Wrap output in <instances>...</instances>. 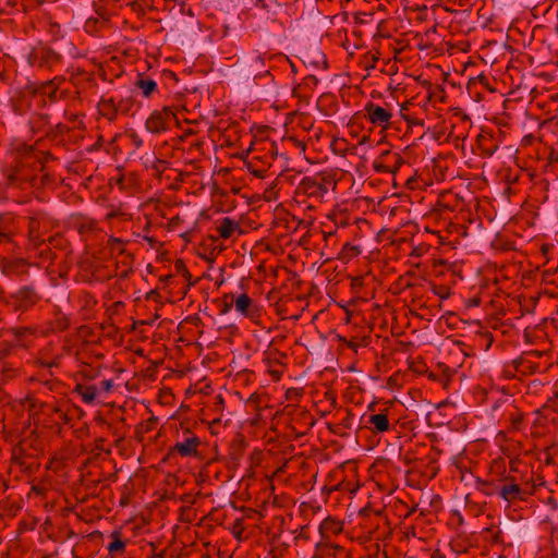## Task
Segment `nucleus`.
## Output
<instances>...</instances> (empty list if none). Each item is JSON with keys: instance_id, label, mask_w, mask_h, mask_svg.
<instances>
[{"instance_id": "nucleus-1", "label": "nucleus", "mask_w": 558, "mask_h": 558, "mask_svg": "<svg viewBox=\"0 0 558 558\" xmlns=\"http://www.w3.org/2000/svg\"><path fill=\"white\" fill-rule=\"evenodd\" d=\"M41 170V159L37 158L31 147L29 151L19 159L17 163L8 175L9 184L21 189H26L27 186H39L44 183V179L46 177L38 175V172Z\"/></svg>"}, {"instance_id": "nucleus-2", "label": "nucleus", "mask_w": 558, "mask_h": 558, "mask_svg": "<svg viewBox=\"0 0 558 558\" xmlns=\"http://www.w3.org/2000/svg\"><path fill=\"white\" fill-rule=\"evenodd\" d=\"M337 182L326 175L305 177L295 189L296 197H305L313 203H324L329 195L330 190H335Z\"/></svg>"}, {"instance_id": "nucleus-3", "label": "nucleus", "mask_w": 558, "mask_h": 558, "mask_svg": "<svg viewBox=\"0 0 558 558\" xmlns=\"http://www.w3.org/2000/svg\"><path fill=\"white\" fill-rule=\"evenodd\" d=\"M56 227V221L44 211H36L28 217V240L32 245L40 244Z\"/></svg>"}, {"instance_id": "nucleus-4", "label": "nucleus", "mask_w": 558, "mask_h": 558, "mask_svg": "<svg viewBox=\"0 0 558 558\" xmlns=\"http://www.w3.org/2000/svg\"><path fill=\"white\" fill-rule=\"evenodd\" d=\"M41 300V295L34 286H24L12 293L5 303L14 311L25 313Z\"/></svg>"}, {"instance_id": "nucleus-5", "label": "nucleus", "mask_w": 558, "mask_h": 558, "mask_svg": "<svg viewBox=\"0 0 558 558\" xmlns=\"http://www.w3.org/2000/svg\"><path fill=\"white\" fill-rule=\"evenodd\" d=\"M62 57L60 53L46 46H38L32 49L28 54V63L33 68L51 70L60 64Z\"/></svg>"}, {"instance_id": "nucleus-6", "label": "nucleus", "mask_w": 558, "mask_h": 558, "mask_svg": "<svg viewBox=\"0 0 558 558\" xmlns=\"http://www.w3.org/2000/svg\"><path fill=\"white\" fill-rule=\"evenodd\" d=\"M201 438L191 429L185 428L182 435L170 449L171 453H177L182 458H197L199 456Z\"/></svg>"}, {"instance_id": "nucleus-7", "label": "nucleus", "mask_w": 558, "mask_h": 558, "mask_svg": "<svg viewBox=\"0 0 558 558\" xmlns=\"http://www.w3.org/2000/svg\"><path fill=\"white\" fill-rule=\"evenodd\" d=\"M177 116L172 107L165 106L159 110H154L145 122V128L149 133L158 134L168 130L169 123L175 121Z\"/></svg>"}, {"instance_id": "nucleus-8", "label": "nucleus", "mask_w": 558, "mask_h": 558, "mask_svg": "<svg viewBox=\"0 0 558 558\" xmlns=\"http://www.w3.org/2000/svg\"><path fill=\"white\" fill-rule=\"evenodd\" d=\"M362 114L371 124L381 128L383 130L388 128L392 118V111L389 105L383 107L372 101L365 104Z\"/></svg>"}, {"instance_id": "nucleus-9", "label": "nucleus", "mask_w": 558, "mask_h": 558, "mask_svg": "<svg viewBox=\"0 0 558 558\" xmlns=\"http://www.w3.org/2000/svg\"><path fill=\"white\" fill-rule=\"evenodd\" d=\"M260 149L252 148L250 153L252 154L253 161H259L262 166L266 168H270L272 161L276 159L278 155V147L275 142H263Z\"/></svg>"}, {"instance_id": "nucleus-10", "label": "nucleus", "mask_w": 558, "mask_h": 558, "mask_svg": "<svg viewBox=\"0 0 558 558\" xmlns=\"http://www.w3.org/2000/svg\"><path fill=\"white\" fill-rule=\"evenodd\" d=\"M365 427L371 430L372 434L378 435L395 429V424L390 422L387 411L371 414L365 421Z\"/></svg>"}, {"instance_id": "nucleus-11", "label": "nucleus", "mask_w": 558, "mask_h": 558, "mask_svg": "<svg viewBox=\"0 0 558 558\" xmlns=\"http://www.w3.org/2000/svg\"><path fill=\"white\" fill-rule=\"evenodd\" d=\"M19 229V221L14 214L3 213L0 215V243L11 242Z\"/></svg>"}, {"instance_id": "nucleus-12", "label": "nucleus", "mask_w": 558, "mask_h": 558, "mask_svg": "<svg viewBox=\"0 0 558 558\" xmlns=\"http://www.w3.org/2000/svg\"><path fill=\"white\" fill-rule=\"evenodd\" d=\"M133 254L126 252L125 248H119V253L116 255L114 276L121 279L128 278L133 272Z\"/></svg>"}, {"instance_id": "nucleus-13", "label": "nucleus", "mask_w": 558, "mask_h": 558, "mask_svg": "<svg viewBox=\"0 0 558 558\" xmlns=\"http://www.w3.org/2000/svg\"><path fill=\"white\" fill-rule=\"evenodd\" d=\"M234 307L236 312L242 314L243 316L254 319L259 317L260 315V308L253 302V300L246 294L243 293L235 298L234 300Z\"/></svg>"}, {"instance_id": "nucleus-14", "label": "nucleus", "mask_w": 558, "mask_h": 558, "mask_svg": "<svg viewBox=\"0 0 558 558\" xmlns=\"http://www.w3.org/2000/svg\"><path fill=\"white\" fill-rule=\"evenodd\" d=\"M0 269L8 277L22 276L27 274L28 264L23 258H3L0 263Z\"/></svg>"}, {"instance_id": "nucleus-15", "label": "nucleus", "mask_w": 558, "mask_h": 558, "mask_svg": "<svg viewBox=\"0 0 558 558\" xmlns=\"http://www.w3.org/2000/svg\"><path fill=\"white\" fill-rule=\"evenodd\" d=\"M514 371L521 375L527 376L538 373L541 365L536 361H532L524 352L521 356L512 361Z\"/></svg>"}, {"instance_id": "nucleus-16", "label": "nucleus", "mask_w": 558, "mask_h": 558, "mask_svg": "<svg viewBox=\"0 0 558 558\" xmlns=\"http://www.w3.org/2000/svg\"><path fill=\"white\" fill-rule=\"evenodd\" d=\"M77 302L80 306L78 312L82 316V319H92L94 316L95 306L97 305L96 298L89 292H82L77 298Z\"/></svg>"}, {"instance_id": "nucleus-17", "label": "nucleus", "mask_w": 558, "mask_h": 558, "mask_svg": "<svg viewBox=\"0 0 558 558\" xmlns=\"http://www.w3.org/2000/svg\"><path fill=\"white\" fill-rule=\"evenodd\" d=\"M97 109L99 114L110 122L114 121L118 117L117 102L112 97H101L97 105Z\"/></svg>"}, {"instance_id": "nucleus-18", "label": "nucleus", "mask_w": 558, "mask_h": 558, "mask_svg": "<svg viewBox=\"0 0 558 558\" xmlns=\"http://www.w3.org/2000/svg\"><path fill=\"white\" fill-rule=\"evenodd\" d=\"M99 389L96 385L76 384L73 393H77L86 404L95 402Z\"/></svg>"}, {"instance_id": "nucleus-19", "label": "nucleus", "mask_w": 558, "mask_h": 558, "mask_svg": "<svg viewBox=\"0 0 558 558\" xmlns=\"http://www.w3.org/2000/svg\"><path fill=\"white\" fill-rule=\"evenodd\" d=\"M240 229L239 222L231 219L230 217H225L221 220L217 221L216 231L217 233L223 238L229 239L233 235V233Z\"/></svg>"}, {"instance_id": "nucleus-20", "label": "nucleus", "mask_w": 558, "mask_h": 558, "mask_svg": "<svg viewBox=\"0 0 558 558\" xmlns=\"http://www.w3.org/2000/svg\"><path fill=\"white\" fill-rule=\"evenodd\" d=\"M521 487L515 483L504 484L500 486L498 492L499 496L508 502H512L517 499L524 500V498L521 496Z\"/></svg>"}, {"instance_id": "nucleus-21", "label": "nucleus", "mask_w": 558, "mask_h": 558, "mask_svg": "<svg viewBox=\"0 0 558 558\" xmlns=\"http://www.w3.org/2000/svg\"><path fill=\"white\" fill-rule=\"evenodd\" d=\"M49 330L52 332H63L70 327L69 317L61 311L53 314V318L48 323Z\"/></svg>"}, {"instance_id": "nucleus-22", "label": "nucleus", "mask_w": 558, "mask_h": 558, "mask_svg": "<svg viewBox=\"0 0 558 558\" xmlns=\"http://www.w3.org/2000/svg\"><path fill=\"white\" fill-rule=\"evenodd\" d=\"M341 551H343V547L337 544H330L326 541L316 544V553L325 558H336Z\"/></svg>"}, {"instance_id": "nucleus-23", "label": "nucleus", "mask_w": 558, "mask_h": 558, "mask_svg": "<svg viewBox=\"0 0 558 558\" xmlns=\"http://www.w3.org/2000/svg\"><path fill=\"white\" fill-rule=\"evenodd\" d=\"M383 158H387V159H391L393 160V165H392V168L388 165H375V169L379 172H395L397 171L403 163V159L401 158V156L397 153H390V151H385L383 155H381Z\"/></svg>"}, {"instance_id": "nucleus-24", "label": "nucleus", "mask_w": 558, "mask_h": 558, "mask_svg": "<svg viewBox=\"0 0 558 558\" xmlns=\"http://www.w3.org/2000/svg\"><path fill=\"white\" fill-rule=\"evenodd\" d=\"M111 542L108 544V551L110 555H123L125 551L126 542L121 538V533L114 531L110 535Z\"/></svg>"}, {"instance_id": "nucleus-25", "label": "nucleus", "mask_w": 558, "mask_h": 558, "mask_svg": "<svg viewBox=\"0 0 558 558\" xmlns=\"http://www.w3.org/2000/svg\"><path fill=\"white\" fill-rule=\"evenodd\" d=\"M135 86L142 90L144 97L148 98L157 89V83L143 74H140Z\"/></svg>"}, {"instance_id": "nucleus-26", "label": "nucleus", "mask_w": 558, "mask_h": 558, "mask_svg": "<svg viewBox=\"0 0 558 558\" xmlns=\"http://www.w3.org/2000/svg\"><path fill=\"white\" fill-rule=\"evenodd\" d=\"M478 143L482 154L486 157H490L498 148V145L489 136H480Z\"/></svg>"}, {"instance_id": "nucleus-27", "label": "nucleus", "mask_w": 558, "mask_h": 558, "mask_svg": "<svg viewBox=\"0 0 558 558\" xmlns=\"http://www.w3.org/2000/svg\"><path fill=\"white\" fill-rule=\"evenodd\" d=\"M35 250L38 252V256L41 258L43 262H52L56 259L57 255L52 251L51 246L47 245L46 240L43 241V245L37 244L33 245Z\"/></svg>"}, {"instance_id": "nucleus-28", "label": "nucleus", "mask_w": 558, "mask_h": 558, "mask_svg": "<svg viewBox=\"0 0 558 558\" xmlns=\"http://www.w3.org/2000/svg\"><path fill=\"white\" fill-rule=\"evenodd\" d=\"M48 117L43 113L33 114L29 120L31 129L33 132L43 131L48 125Z\"/></svg>"}, {"instance_id": "nucleus-29", "label": "nucleus", "mask_w": 558, "mask_h": 558, "mask_svg": "<svg viewBox=\"0 0 558 558\" xmlns=\"http://www.w3.org/2000/svg\"><path fill=\"white\" fill-rule=\"evenodd\" d=\"M270 56L266 54H254L250 59V68L256 72L255 76L260 75V69L265 66L266 60H268Z\"/></svg>"}, {"instance_id": "nucleus-30", "label": "nucleus", "mask_w": 558, "mask_h": 558, "mask_svg": "<svg viewBox=\"0 0 558 558\" xmlns=\"http://www.w3.org/2000/svg\"><path fill=\"white\" fill-rule=\"evenodd\" d=\"M230 531L232 533V535L239 541V542H242L244 541L246 537L244 536V532H245V525H244V519L240 518V519H236L231 527H230Z\"/></svg>"}, {"instance_id": "nucleus-31", "label": "nucleus", "mask_w": 558, "mask_h": 558, "mask_svg": "<svg viewBox=\"0 0 558 558\" xmlns=\"http://www.w3.org/2000/svg\"><path fill=\"white\" fill-rule=\"evenodd\" d=\"M71 131V126L64 123H58L53 128H50L46 135L51 140H57L60 136H63L65 133Z\"/></svg>"}, {"instance_id": "nucleus-32", "label": "nucleus", "mask_w": 558, "mask_h": 558, "mask_svg": "<svg viewBox=\"0 0 558 558\" xmlns=\"http://www.w3.org/2000/svg\"><path fill=\"white\" fill-rule=\"evenodd\" d=\"M29 108V100L26 95L20 96L13 100V109L17 114H24Z\"/></svg>"}, {"instance_id": "nucleus-33", "label": "nucleus", "mask_w": 558, "mask_h": 558, "mask_svg": "<svg viewBox=\"0 0 558 558\" xmlns=\"http://www.w3.org/2000/svg\"><path fill=\"white\" fill-rule=\"evenodd\" d=\"M134 106V98L132 96L120 99L117 102L118 113L129 114Z\"/></svg>"}, {"instance_id": "nucleus-34", "label": "nucleus", "mask_w": 558, "mask_h": 558, "mask_svg": "<svg viewBox=\"0 0 558 558\" xmlns=\"http://www.w3.org/2000/svg\"><path fill=\"white\" fill-rule=\"evenodd\" d=\"M360 253H361V250L359 248V246L347 242L342 247L341 257L343 259H351V258L360 255Z\"/></svg>"}, {"instance_id": "nucleus-35", "label": "nucleus", "mask_w": 558, "mask_h": 558, "mask_svg": "<svg viewBox=\"0 0 558 558\" xmlns=\"http://www.w3.org/2000/svg\"><path fill=\"white\" fill-rule=\"evenodd\" d=\"M39 90L44 94V95H47L51 100L56 99L57 97V90H58V87L54 83V80H51V81H47L45 82L41 87L39 88Z\"/></svg>"}, {"instance_id": "nucleus-36", "label": "nucleus", "mask_w": 558, "mask_h": 558, "mask_svg": "<svg viewBox=\"0 0 558 558\" xmlns=\"http://www.w3.org/2000/svg\"><path fill=\"white\" fill-rule=\"evenodd\" d=\"M247 169L251 173H253L257 178H264L268 170V168H266L264 166L257 167L255 165V161H253V160H250L247 162Z\"/></svg>"}, {"instance_id": "nucleus-37", "label": "nucleus", "mask_w": 558, "mask_h": 558, "mask_svg": "<svg viewBox=\"0 0 558 558\" xmlns=\"http://www.w3.org/2000/svg\"><path fill=\"white\" fill-rule=\"evenodd\" d=\"M432 291L441 300H446L450 296V289L444 284H434Z\"/></svg>"}, {"instance_id": "nucleus-38", "label": "nucleus", "mask_w": 558, "mask_h": 558, "mask_svg": "<svg viewBox=\"0 0 558 558\" xmlns=\"http://www.w3.org/2000/svg\"><path fill=\"white\" fill-rule=\"evenodd\" d=\"M367 344V338H353L348 342L347 345L356 352L359 348L366 347Z\"/></svg>"}, {"instance_id": "nucleus-39", "label": "nucleus", "mask_w": 558, "mask_h": 558, "mask_svg": "<svg viewBox=\"0 0 558 558\" xmlns=\"http://www.w3.org/2000/svg\"><path fill=\"white\" fill-rule=\"evenodd\" d=\"M65 119L72 123L73 125L71 126V130L72 129H80L82 125H83V121L80 119L78 114L77 113H73V112H65L64 114Z\"/></svg>"}, {"instance_id": "nucleus-40", "label": "nucleus", "mask_w": 558, "mask_h": 558, "mask_svg": "<svg viewBox=\"0 0 558 558\" xmlns=\"http://www.w3.org/2000/svg\"><path fill=\"white\" fill-rule=\"evenodd\" d=\"M108 244L110 246V250L112 253H119V248H124L123 245L125 244V241H123L122 239L120 238H113L111 236L109 240H108Z\"/></svg>"}, {"instance_id": "nucleus-41", "label": "nucleus", "mask_w": 558, "mask_h": 558, "mask_svg": "<svg viewBox=\"0 0 558 558\" xmlns=\"http://www.w3.org/2000/svg\"><path fill=\"white\" fill-rule=\"evenodd\" d=\"M63 242V238L60 234L47 235L46 243L51 246V248H57L61 246Z\"/></svg>"}, {"instance_id": "nucleus-42", "label": "nucleus", "mask_w": 558, "mask_h": 558, "mask_svg": "<svg viewBox=\"0 0 558 558\" xmlns=\"http://www.w3.org/2000/svg\"><path fill=\"white\" fill-rule=\"evenodd\" d=\"M19 2H21L24 10L27 7L38 5L41 3L40 0H8V4L11 7H16Z\"/></svg>"}, {"instance_id": "nucleus-43", "label": "nucleus", "mask_w": 558, "mask_h": 558, "mask_svg": "<svg viewBox=\"0 0 558 558\" xmlns=\"http://www.w3.org/2000/svg\"><path fill=\"white\" fill-rule=\"evenodd\" d=\"M14 350V347L9 342H2L0 344V359L3 361L5 357H8L12 351Z\"/></svg>"}, {"instance_id": "nucleus-44", "label": "nucleus", "mask_w": 558, "mask_h": 558, "mask_svg": "<svg viewBox=\"0 0 558 558\" xmlns=\"http://www.w3.org/2000/svg\"><path fill=\"white\" fill-rule=\"evenodd\" d=\"M558 162V149L550 147L547 155V166H554Z\"/></svg>"}, {"instance_id": "nucleus-45", "label": "nucleus", "mask_w": 558, "mask_h": 558, "mask_svg": "<svg viewBox=\"0 0 558 558\" xmlns=\"http://www.w3.org/2000/svg\"><path fill=\"white\" fill-rule=\"evenodd\" d=\"M524 354H526V356L532 359V361L538 362V360L542 359L546 353H545V351L531 350V351H525Z\"/></svg>"}, {"instance_id": "nucleus-46", "label": "nucleus", "mask_w": 558, "mask_h": 558, "mask_svg": "<svg viewBox=\"0 0 558 558\" xmlns=\"http://www.w3.org/2000/svg\"><path fill=\"white\" fill-rule=\"evenodd\" d=\"M129 138L131 140V143L136 147L140 148L143 145V140L136 132H131L128 134Z\"/></svg>"}, {"instance_id": "nucleus-47", "label": "nucleus", "mask_w": 558, "mask_h": 558, "mask_svg": "<svg viewBox=\"0 0 558 558\" xmlns=\"http://www.w3.org/2000/svg\"><path fill=\"white\" fill-rule=\"evenodd\" d=\"M124 307V303L121 302V301H118V302H114L112 303L109 307H108V313L110 315H116V314H119L120 310Z\"/></svg>"}, {"instance_id": "nucleus-48", "label": "nucleus", "mask_w": 558, "mask_h": 558, "mask_svg": "<svg viewBox=\"0 0 558 558\" xmlns=\"http://www.w3.org/2000/svg\"><path fill=\"white\" fill-rule=\"evenodd\" d=\"M113 388V380L112 379H105L100 381V386L98 387L99 391L109 392Z\"/></svg>"}, {"instance_id": "nucleus-49", "label": "nucleus", "mask_w": 558, "mask_h": 558, "mask_svg": "<svg viewBox=\"0 0 558 558\" xmlns=\"http://www.w3.org/2000/svg\"><path fill=\"white\" fill-rule=\"evenodd\" d=\"M304 84L308 87L316 86L318 84V78L315 75H307L304 78Z\"/></svg>"}, {"instance_id": "nucleus-50", "label": "nucleus", "mask_w": 558, "mask_h": 558, "mask_svg": "<svg viewBox=\"0 0 558 558\" xmlns=\"http://www.w3.org/2000/svg\"><path fill=\"white\" fill-rule=\"evenodd\" d=\"M175 267L178 270H182L185 278H191L190 271L186 269L182 260H178L175 263Z\"/></svg>"}, {"instance_id": "nucleus-51", "label": "nucleus", "mask_w": 558, "mask_h": 558, "mask_svg": "<svg viewBox=\"0 0 558 558\" xmlns=\"http://www.w3.org/2000/svg\"><path fill=\"white\" fill-rule=\"evenodd\" d=\"M40 365L47 368L57 367L59 365V359H53L51 361H40Z\"/></svg>"}, {"instance_id": "nucleus-52", "label": "nucleus", "mask_w": 558, "mask_h": 558, "mask_svg": "<svg viewBox=\"0 0 558 558\" xmlns=\"http://www.w3.org/2000/svg\"><path fill=\"white\" fill-rule=\"evenodd\" d=\"M274 59H280V60L288 62L291 65L292 71L293 72L295 71L294 64L286 56H283V54L271 56L268 58V61H271Z\"/></svg>"}, {"instance_id": "nucleus-53", "label": "nucleus", "mask_w": 558, "mask_h": 558, "mask_svg": "<svg viewBox=\"0 0 558 558\" xmlns=\"http://www.w3.org/2000/svg\"><path fill=\"white\" fill-rule=\"evenodd\" d=\"M351 284H352V288H354V289L361 288L363 286V277H354L352 279Z\"/></svg>"}, {"instance_id": "nucleus-54", "label": "nucleus", "mask_w": 558, "mask_h": 558, "mask_svg": "<svg viewBox=\"0 0 558 558\" xmlns=\"http://www.w3.org/2000/svg\"><path fill=\"white\" fill-rule=\"evenodd\" d=\"M82 228H86L88 230H95L96 229V222L94 220H89L88 222L82 225Z\"/></svg>"}, {"instance_id": "nucleus-55", "label": "nucleus", "mask_w": 558, "mask_h": 558, "mask_svg": "<svg viewBox=\"0 0 558 558\" xmlns=\"http://www.w3.org/2000/svg\"><path fill=\"white\" fill-rule=\"evenodd\" d=\"M522 422V418L520 416H515L511 420V424L514 428H519L520 424Z\"/></svg>"}, {"instance_id": "nucleus-56", "label": "nucleus", "mask_w": 558, "mask_h": 558, "mask_svg": "<svg viewBox=\"0 0 558 558\" xmlns=\"http://www.w3.org/2000/svg\"><path fill=\"white\" fill-rule=\"evenodd\" d=\"M144 240L147 241L151 247H155V245L157 244V240L153 236L145 235Z\"/></svg>"}, {"instance_id": "nucleus-57", "label": "nucleus", "mask_w": 558, "mask_h": 558, "mask_svg": "<svg viewBox=\"0 0 558 558\" xmlns=\"http://www.w3.org/2000/svg\"><path fill=\"white\" fill-rule=\"evenodd\" d=\"M171 279H172V276H171V275L163 276V277H160V278H159V280H160L163 284H167Z\"/></svg>"}, {"instance_id": "nucleus-58", "label": "nucleus", "mask_w": 558, "mask_h": 558, "mask_svg": "<svg viewBox=\"0 0 558 558\" xmlns=\"http://www.w3.org/2000/svg\"><path fill=\"white\" fill-rule=\"evenodd\" d=\"M5 399H7V395H5L4 390L2 389V387L0 386V403L4 402Z\"/></svg>"}, {"instance_id": "nucleus-59", "label": "nucleus", "mask_w": 558, "mask_h": 558, "mask_svg": "<svg viewBox=\"0 0 558 558\" xmlns=\"http://www.w3.org/2000/svg\"><path fill=\"white\" fill-rule=\"evenodd\" d=\"M293 395H295V396L298 395L296 390H294V389H289V390L287 391V398H288V399H292Z\"/></svg>"}, {"instance_id": "nucleus-60", "label": "nucleus", "mask_w": 558, "mask_h": 558, "mask_svg": "<svg viewBox=\"0 0 558 558\" xmlns=\"http://www.w3.org/2000/svg\"><path fill=\"white\" fill-rule=\"evenodd\" d=\"M2 367H3V373H9V375H8V376H12V373L14 372L13 369H11V368H5V366H4V365H2Z\"/></svg>"}, {"instance_id": "nucleus-61", "label": "nucleus", "mask_w": 558, "mask_h": 558, "mask_svg": "<svg viewBox=\"0 0 558 558\" xmlns=\"http://www.w3.org/2000/svg\"><path fill=\"white\" fill-rule=\"evenodd\" d=\"M320 59H322V62L324 64V68H327V60L325 58V56L323 53H320Z\"/></svg>"}, {"instance_id": "nucleus-62", "label": "nucleus", "mask_w": 558, "mask_h": 558, "mask_svg": "<svg viewBox=\"0 0 558 558\" xmlns=\"http://www.w3.org/2000/svg\"><path fill=\"white\" fill-rule=\"evenodd\" d=\"M231 308V304H225V307L222 310V313H227L229 312V310Z\"/></svg>"}, {"instance_id": "nucleus-63", "label": "nucleus", "mask_w": 558, "mask_h": 558, "mask_svg": "<svg viewBox=\"0 0 558 558\" xmlns=\"http://www.w3.org/2000/svg\"><path fill=\"white\" fill-rule=\"evenodd\" d=\"M41 155H43V157H44L46 160H48V159L52 158V157H51V155H50L49 153H46V154H44V153H43Z\"/></svg>"}, {"instance_id": "nucleus-64", "label": "nucleus", "mask_w": 558, "mask_h": 558, "mask_svg": "<svg viewBox=\"0 0 558 558\" xmlns=\"http://www.w3.org/2000/svg\"><path fill=\"white\" fill-rule=\"evenodd\" d=\"M116 216H117V214H116L114 211H112V213H109V214L107 215V218H108V219H111V218H113V217H116Z\"/></svg>"}]
</instances>
